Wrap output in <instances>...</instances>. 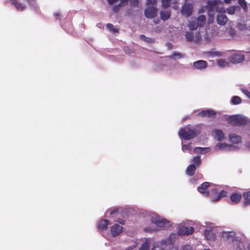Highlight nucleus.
<instances>
[{
    "mask_svg": "<svg viewBox=\"0 0 250 250\" xmlns=\"http://www.w3.org/2000/svg\"><path fill=\"white\" fill-rule=\"evenodd\" d=\"M201 132V125L197 124L192 126L190 125L181 128L179 131V136L185 140L192 139Z\"/></svg>",
    "mask_w": 250,
    "mask_h": 250,
    "instance_id": "nucleus-1",
    "label": "nucleus"
},
{
    "mask_svg": "<svg viewBox=\"0 0 250 250\" xmlns=\"http://www.w3.org/2000/svg\"><path fill=\"white\" fill-rule=\"evenodd\" d=\"M227 121L229 124L234 126H243L247 123L246 118L241 117L239 115L230 116L227 118Z\"/></svg>",
    "mask_w": 250,
    "mask_h": 250,
    "instance_id": "nucleus-2",
    "label": "nucleus"
},
{
    "mask_svg": "<svg viewBox=\"0 0 250 250\" xmlns=\"http://www.w3.org/2000/svg\"><path fill=\"white\" fill-rule=\"evenodd\" d=\"M157 14L158 10L156 6H148L145 10V16L148 19H152L156 17Z\"/></svg>",
    "mask_w": 250,
    "mask_h": 250,
    "instance_id": "nucleus-3",
    "label": "nucleus"
},
{
    "mask_svg": "<svg viewBox=\"0 0 250 250\" xmlns=\"http://www.w3.org/2000/svg\"><path fill=\"white\" fill-rule=\"evenodd\" d=\"M222 3V2L219 0H208L207 5L208 13H212L215 10L217 11L218 9V5Z\"/></svg>",
    "mask_w": 250,
    "mask_h": 250,
    "instance_id": "nucleus-4",
    "label": "nucleus"
},
{
    "mask_svg": "<svg viewBox=\"0 0 250 250\" xmlns=\"http://www.w3.org/2000/svg\"><path fill=\"white\" fill-rule=\"evenodd\" d=\"M216 115V112L210 109L202 110L197 114L198 116L207 117L209 118H214Z\"/></svg>",
    "mask_w": 250,
    "mask_h": 250,
    "instance_id": "nucleus-5",
    "label": "nucleus"
},
{
    "mask_svg": "<svg viewBox=\"0 0 250 250\" xmlns=\"http://www.w3.org/2000/svg\"><path fill=\"white\" fill-rule=\"evenodd\" d=\"M152 222L161 228H168L171 226L170 222L165 219L156 218V219L153 220Z\"/></svg>",
    "mask_w": 250,
    "mask_h": 250,
    "instance_id": "nucleus-6",
    "label": "nucleus"
},
{
    "mask_svg": "<svg viewBox=\"0 0 250 250\" xmlns=\"http://www.w3.org/2000/svg\"><path fill=\"white\" fill-rule=\"evenodd\" d=\"M194 229L192 227H187L184 226H180L178 230V232L181 235H189L193 233Z\"/></svg>",
    "mask_w": 250,
    "mask_h": 250,
    "instance_id": "nucleus-7",
    "label": "nucleus"
},
{
    "mask_svg": "<svg viewBox=\"0 0 250 250\" xmlns=\"http://www.w3.org/2000/svg\"><path fill=\"white\" fill-rule=\"evenodd\" d=\"M186 38L188 42H194L196 43H198L201 41V36L199 32L197 33L195 35V37H194L193 34L190 32H187L186 33Z\"/></svg>",
    "mask_w": 250,
    "mask_h": 250,
    "instance_id": "nucleus-8",
    "label": "nucleus"
},
{
    "mask_svg": "<svg viewBox=\"0 0 250 250\" xmlns=\"http://www.w3.org/2000/svg\"><path fill=\"white\" fill-rule=\"evenodd\" d=\"M210 184L208 182L203 183L200 186L198 187V191L206 197H208L209 192L207 191V189L210 186Z\"/></svg>",
    "mask_w": 250,
    "mask_h": 250,
    "instance_id": "nucleus-9",
    "label": "nucleus"
},
{
    "mask_svg": "<svg viewBox=\"0 0 250 250\" xmlns=\"http://www.w3.org/2000/svg\"><path fill=\"white\" fill-rule=\"evenodd\" d=\"M193 6L191 4H185L183 6L181 13L186 17H189L192 13Z\"/></svg>",
    "mask_w": 250,
    "mask_h": 250,
    "instance_id": "nucleus-10",
    "label": "nucleus"
},
{
    "mask_svg": "<svg viewBox=\"0 0 250 250\" xmlns=\"http://www.w3.org/2000/svg\"><path fill=\"white\" fill-rule=\"evenodd\" d=\"M233 246L236 250H246L243 242L239 238H234L232 240Z\"/></svg>",
    "mask_w": 250,
    "mask_h": 250,
    "instance_id": "nucleus-11",
    "label": "nucleus"
},
{
    "mask_svg": "<svg viewBox=\"0 0 250 250\" xmlns=\"http://www.w3.org/2000/svg\"><path fill=\"white\" fill-rule=\"evenodd\" d=\"M123 230V227L118 224H115L111 227V233L113 237L119 235Z\"/></svg>",
    "mask_w": 250,
    "mask_h": 250,
    "instance_id": "nucleus-12",
    "label": "nucleus"
},
{
    "mask_svg": "<svg viewBox=\"0 0 250 250\" xmlns=\"http://www.w3.org/2000/svg\"><path fill=\"white\" fill-rule=\"evenodd\" d=\"M207 66V62L204 60L197 61L193 63V67L196 69H205Z\"/></svg>",
    "mask_w": 250,
    "mask_h": 250,
    "instance_id": "nucleus-13",
    "label": "nucleus"
},
{
    "mask_svg": "<svg viewBox=\"0 0 250 250\" xmlns=\"http://www.w3.org/2000/svg\"><path fill=\"white\" fill-rule=\"evenodd\" d=\"M244 59L243 55L241 54H233L229 58V61L232 63H240L242 62Z\"/></svg>",
    "mask_w": 250,
    "mask_h": 250,
    "instance_id": "nucleus-14",
    "label": "nucleus"
},
{
    "mask_svg": "<svg viewBox=\"0 0 250 250\" xmlns=\"http://www.w3.org/2000/svg\"><path fill=\"white\" fill-rule=\"evenodd\" d=\"M109 221L107 219H102L98 223L97 228L99 231H104L107 229Z\"/></svg>",
    "mask_w": 250,
    "mask_h": 250,
    "instance_id": "nucleus-15",
    "label": "nucleus"
},
{
    "mask_svg": "<svg viewBox=\"0 0 250 250\" xmlns=\"http://www.w3.org/2000/svg\"><path fill=\"white\" fill-rule=\"evenodd\" d=\"M217 23L220 25H224L227 21V17L224 13H219L217 17Z\"/></svg>",
    "mask_w": 250,
    "mask_h": 250,
    "instance_id": "nucleus-16",
    "label": "nucleus"
},
{
    "mask_svg": "<svg viewBox=\"0 0 250 250\" xmlns=\"http://www.w3.org/2000/svg\"><path fill=\"white\" fill-rule=\"evenodd\" d=\"M242 199V195L239 193H233L230 196L231 202L235 204L240 202Z\"/></svg>",
    "mask_w": 250,
    "mask_h": 250,
    "instance_id": "nucleus-17",
    "label": "nucleus"
},
{
    "mask_svg": "<svg viewBox=\"0 0 250 250\" xmlns=\"http://www.w3.org/2000/svg\"><path fill=\"white\" fill-rule=\"evenodd\" d=\"M229 139L231 142L233 144H238L241 142V137L235 134H232L229 135Z\"/></svg>",
    "mask_w": 250,
    "mask_h": 250,
    "instance_id": "nucleus-18",
    "label": "nucleus"
},
{
    "mask_svg": "<svg viewBox=\"0 0 250 250\" xmlns=\"http://www.w3.org/2000/svg\"><path fill=\"white\" fill-rule=\"evenodd\" d=\"M242 196L244 198L243 206L250 205V190L244 192Z\"/></svg>",
    "mask_w": 250,
    "mask_h": 250,
    "instance_id": "nucleus-19",
    "label": "nucleus"
},
{
    "mask_svg": "<svg viewBox=\"0 0 250 250\" xmlns=\"http://www.w3.org/2000/svg\"><path fill=\"white\" fill-rule=\"evenodd\" d=\"M227 192L225 190H222L221 191V192L218 194L217 196L215 197H212L211 200L212 202H216L217 201H219L222 198H224L226 196H227Z\"/></svg>",
    "mask_w": 250,
    "mask_h": 250,
    "instance_id": "nucleus-20",
    "label": "nucleus"
},
{
    "mask_svg": "<svg viewBox=\"0 0 250 250\" xmlns=\"http://www.w3.org/2000/svg\"><path fill=\"white\" fill-rule=\"evenodd\" d=\"M161 19L163 21L168 20L171 15L170 11L169 10H163L160 12Z\"/></svg>",
    "mask_w": 250,
    "mask_h": 250,
    "instance_id": "nucleus-21",
    "label": "nucleus"
},
{
    "mask_svg": "<svg viewBox=\"0 0 250 250\" xmlns=\"http://www.w3.org/2000/svg\"><path fill=\"white\" fill-rule=\"evenodd\" d=\"M12 4L14 5L18 10L23 11L25 9V6L19 3L17 0H10Z\"/></svg>",
    "mask_w": 250,
    "mask_h": 250,
    "instance_id": "nucleus-22",
    "label": "nucleus"
},
{
    "mask_svg": "<svg viewBox=\"0 0 250 250\" xmlns=\"http://www.w3.org/2000/svg\"><path fill=\"white\" fill-rule=\"evenodd\" d=\"M210 150L209 147H196L193 149V152L195 153L204 154Z\"/></svg>",
    "mask_w": 250,
    "mask_h": 250,
    "instance_id": "nucleus-23",
    "label": "nucleus"
},
{
    "mask_svg": "<svg viewBox=\"0 0 250 250\" xmlns=\"http://www.w3.org/2000/svg\"><path fill=\"white\" fill-rule=\"evenodd\" d=\"M196 167L194 165H190L186 169V173L188 176H192L194 174Z\"/></svg>",
    "mask_w": 250,
    "mask_h": 250,
    "instance_id": "nucleus-24",
    "label": "nucleus"
},
{
    "mask_svg": "<svg viewBox=\"0 0 250 250\" xmlns=\"http://www.w3.org/2000/svg\"><path fill=\"white\" fill-rule=\"evenodd\" d=\"M205 236L208 240H214L215 238V234L211 230H206L205 231Z\"/></svg>",
    "mask_w": 250,
    "mask_h": 250,
    "instance_id": "nucleus-25",
    "label": "nucleus"
},
{
    "mask_svg": "<svg viewBox=\"0 0 250 250\" xmlns=\"http://www.w3.org/2000/svg\"><path fill=\"white\" fill-rule=\"evenodd\" d=\"M196 22L200 27L203 26L206 22V18L204 15H200L197 19Z\"/></svg>",
    "mask_w": 250,
    "mask_h": 250,
    "instance_id": "nucleus-26",
    "label": "nucleus"
},
{
    "mask_svg": "<svg viewBox=\"0 0 250 250\" xmlns=\"http://www.w3.org/2000/svg\"><path fill=\"white\" fill-rule=\"evenodd\" d=\"M215 134L216 137L219 141H221L223 140L225 138L224 134L223 132L219 129H215L214 130Z\"/></svg>",
    "mask_w": 250,
    "mask_h": 250,
    "instance_id": "nucleus-27",
    "label": "nucleus"
},
{
    "mask_svg": "<svg viewBox=\"0 0 250 250\" xmlns=\"http://www.w3.org/2000/svg\"><path fill=\"white\" fill-rule=\"evenodd\" d=\"M191 162L193 163L192 165H194L196 167H198L201 164V157L199 155L194 157L191 160Z\"/></svg>",
    "mask_w": 250,
    "mask_h": 250,
    "instance_id": "nucleus-28",
    "label": "nucleus"
},
{
    "mask_svg": "<svg viewBox=\"0 0 250 250\" xmlns=\"http://www.w3.org/2000/svg\"><path fill=\"white\" fill-rule=\"evenodd\" d=\"M234 233L233 232H224L223 234V237L229 239H231V241L232 242V240L234 238H237V237L234 236Z\"/></svg>",
    "mask_w": 250,
    "mask_h": 250,
    "instance_id": "nucleus-29",
    "label": "nucleus"
},
{
    "mask_svg": "<svg viewBox=\"0 0 250 250\" xmlns=\"http://www.w3.org/2000/svg\"><path fill=\"white\" fill-rule=\"evenodd\" d=\"M140 38L141 39L147 43H151L154 42V39L153 38L147 37L144 35H140Z\"/></svg>",
    "mask_w": 250,
    "mask_h": 250,
    "instance_id": "nucleus-30",
    "label": "nucleus"
},
{
    "mask_svg": "<svg viewBox=\"0 0 250 250\" xmlns=\"http://www.w3.org/2000/svg\"><path fill=\"white\" fill-rule=\"evenodd\" d=\"M199 26L196 21H191L189 22L188 27L190 30H193Z\"/></svg>",
    "mask_w": 250,
    "mask_h": 250,
    "instance_id": "nucleus-31",
    "label": "nucleus"
},
{
    "mask_svg": "<svg viewBox=\"0 0 250 250\" xmlns=\"http://www.w3.org/2000/svg\"><path fill=\"white\" fill-rule=\"evenodd\" d=\"M231 101L233 104H238L241 103L242 100L239 96H235L232 98Z\"/></svg>",
    "mask_w": 250,
    "mask_h": 250,
    "instance_id": "nucleus-32",
    "label": "nucleus"
},
{
    "mask_svg": "<svg viewBox=\"0 0 250 250\" xmlns=\"http://www.w3.org/2000/svg\"><path fill=\"white\" fill-rule=\"evenodd\" d=\"M106 27L112 33H118L119 31L118 29L115 28L114 26L111 23H107Z\"/></svg>",
    "mask_w": 250,
    "mask_h": 250,
    "instance_id": "nucleus-33",
    "label": "nucleus"
},
{
    "mask_svg": "<svg viewBox=\"0 0 250 250\" xmlns=\"http://www.w3.org/2000/svg\"><path fill=\"white\" fill-rule=\"evenodd\" d=\"M149 242L147 240H146L145 242L142 244L141 247L139 250H149Z\"/></svg>",
    "mask_w": 250,
    "mask_h": 250,
    "instance_id": "nucleus-34",
    "label": "nucleus"
},
{
    "mask_svg": "<svg viewBox=\"0 0 250 250\" xmlns=\"http://www.w3.org/2000/svg\"><path fill=\"white\" fill-rule=\"evenodd\" d=\"M171 0H162V6L163 8L166 9L169 6Z\"/></svg>",
    "mask_w": 250,
    "mask_h": 250,
    "instance_id": "nucleus-35",
    "label": "nucleus"
},
{
    "mask_svg": "<svg viewBox=\"0 0 250 250\" xmlns=\"http://www.w3.org/2000/svg\"><path fill=\"white\" fill-rule=\"evenodd\" d=\"M123 50L125 53L128 54V55H130L131 54H133L135 53L134 50L130 49L128 46H124L123 47Z\"/></svg>",
    "mask_w": 250,
    "mask_h": 250,
    "instance_id": "nucleus-36",
    "label": "nucleus"
},
{
    "mask_svg": "<svg viewBox=\"0 0 250 250\" xmlns=\"http://www.w3.org/2000/svg\"><path fill=\"white\" fill-rule=\"evenodd\" d=\"M238 3L241 7L244 9L246 10L247 9V2L245 0H238Z\"/></svg>",
    "mask_w": 250,
    "mask_h": 250,
    "instance_id": "nucleus-37",
    "label": "nucleus"
},
{
    "mask_svg": "<svg viewBox=\"0 0 250 250\" xmlns=\"http://www.w3.org/2000/svg\"><path fill=\"white\" fill-rule=\"evenodd\" d=\"M217 63L221 67H224L228 64V62L224 59H220L217 61Z\"/></svg>",
    "mask_w": 250,
    "mask_h": 250,
    "instance_id": "nucleus-38",
    "label": "nucleus"
},
{
    "mask_svg": "<svg viewBox=\"0 0 250 250\" xmlns=\"http://www.w3.org/2000/svg\"><path fill=\"white\" fill-rule=\"evenodd\" d=\"M129 4L131 7H138L139 0H129Z\"/></svg>",
    "mask_w": 250,
    "mask_h": 250,
    "instance_id": "nucleus-39",
    "label": "nucleus"
},
{
    "mask_svg": "<svg viewBox=\"0 0 250 250\" xmlns=\"http://www.w3.org/2000/svg\"><path fill=\"white\" fill-rule=\"evenodd\" d=\"M191 143L187 145H183L182 146V150L185 151L186 150H190L191 149Z\"/></svg>",
    "mask_w": 250,
    "mask_h": 250,
    "instance_id": "nucleus-40",
    "label": "nucleus"
},
{
    "mask_svg": "<svg viewBox=\"0 0 250 250\" xmlns=\"http://www.w3.org/2000/svg\"><path fill=\"white\" fill-rule=\"evenodd\" d=\"M157 0H147L146 6H156Z\"/></svg>",
    "mask_w": 250,
    "mask_h": 250,
    "instance_id": "nucleus-41",
    "label": "nucleus"
},
{
    "mask_svg": "<svg viewBox=\"0 0 250 250\" xmlns=\"http://www.w3.org/2000/svg\"><path fill=\"white\" fill-rule=\"evenodd\" d=\"M120 4H118L117 5H114L112 8V10L114 12L117 13L120 10V8L122 7Z\"/></svg>",
    "mask_w": 250,
    "mask_h": 250,
    "instance_id": "nucleus-42",
    "label": "nucleus"
},
{
    "mask_svg": "<svg viewBox=\"0 0 250 250\" xmlns=\"http://www.w3.org/2000/svg\"><path fill=\"white\" fill-rule=\"evenodd\" d=\"M177 57L179 59H180L183 58L184 56L180 53L174 52L173 53L172 55L170 57L171 58L175 59V57Z\"/></svg>",
    "mask_w": 250,
    "mask_h": 250,
    "instance_id": "nucleus-43",
    "label": "nucleus"
},
{
    "mask_svg": "<svg viewBox=\"0 0 250 250\" xmlns=\"http://www.w3.org/2000/svg\"><path fill=\"white\" fill-rule=\"evenodd\" d=\"M208 15L209 16L208 23H212L214 20V14L212 13H208Z\"/></svg>",
    "mask_w": 250,
    "mask_h": 250,
    "instance_id": "nucleus-44",
    "label": "nucleus"
},
{
    "mask_svg": "<svg viewBox=\"0 0 250 250\" xmlns=\"http://www.w3.org/2000/svg\"><path fill=\"white\" fill-rule=\"evenodd\" d=\"M210 54L211 56H221L222 55V54L220 52H218V51L211 52H210Z\"/></svg>",
    "mask_w": 250,
    "mask_h": 250,
    "instance_id": "nucleus-45",
    "label": "nucleus"
},
{
    "mask_svg": "<svg viewBox=\"0 0 250 250\" xmlns=\"http://www.w3.org/2000/svg\"><path fill=\"white\" fill-rule=\"evenodd\" d=\"M181 250H191V247L189 245H185L182 247Z\"/></svg>",
    "mask_w": 250,
    "mask_h": 250,
    "instance_id": "nucleus-46",
    "label": "nucleus"
},
{
    "mask_svg": "<svg viewBox=\"0 0 250 250\" xmlns=\"http://www.w3.org/2000/svg\"><path fill=\"white\" fill-rule=\"evenodd\" d=\"M219 149L223 148L227 146L226 144L223 143H218L216 146Z\"/></svg>",
    "mask_w": 250,
    "mask_h": 250,
    "instance_id": "nucleus-47",
    "label": "nucleus"
},
{
    "mask_svg": "<svg viewBox=\"0 0 250 250\" xmlns=\"http://www.w3.org/2000/svg\"><path fill=\"white\" fill-rule=\"evenodd\" d=\"M243 92L250 99V92L249 90L244 89L243 90Z\"/></svg>",
    "mask_w": 250,
    "mask_h": 250,
    "instance_id": "nucleus-48",
    "label": "nucleus"
},
{
    "mask_svg": "<svg viewBox=\"0 0 250 250\" xmlns=\"http://www.w3.org/2000/svg\"><path fill=\"white\" fill-rule=\"evenodd\" d=\"M26 0L30 5H34L35 4V0Z\"/></svg>",
    "mask_w": 250,
    "mask_h": 250,
    "instance_id": "nucleus-49",
    "label": "nucleus"
},
{
    "mask_svg": "<svg viewBox=\"0 0 250 250\" xmlns=\"http://www.w3.org/2000/svg\"><path fill=\"white\" fill-rule=\"evenodd\" d=\"M152 250H166V249H163L160 247H154Z\"/></svg>",
    "mask_w": 250,
    "mask_h": 250,
    "instance_id": "nucleus-50",
    "label": "nucleus"
},
{
    "mask_svg": "<svg viewBox=\"0 0 250 250\" xmlns=\"http://www.w3.org/2000/svg\"><path fill=\"white\" fill-rule=\"evenodd\" d=\"M166 250H178V249L177 247L172 246V247H170L166 249Z\"/></svg>",
    "mask_w": 250,
    "mask_h": 250,
    "instance_id": "nucleus-51",
    "label": "nucleus"
},
{
    "mask_svg": "<svg viewBox=\"0 0 250 250\" xmlns=\"http://www.w3.org/2000/svg\"><path fill=\"white\" fill-rule=\"evenodd\" d=\"M211 192L212 194H217V189L216 188H212Z\"/></svg>",
    "mask_w": 250,
    "mask_h": 250,
    "instance_id": "nucleus-52",
    "label": "nucleus"
},
{
    "mask_svg": "<svg viewBox=\"0 0 250 250\" xmlns=\"http://www.w3.org/2000/svg\"><path fill=\"white\" fill-rule=\"evenodd\" d=\"M118 222H119L120 224H122V225H124L125 223V221L122 219H119L118 221H117Z\"/></svg>",
    "mask_w": 250,
    "mask_h": 250,
    "instance_id": "nucleus-53",
    "label": "nucleus"
},
{
    "mask_svg": "<svg viewBox=\"0 0 250 250\" xmlns=\"http://www.w3.org/2000/svg\"><path fill=\"white\" fill-rule=\"evenodd\" d=\"M118 209H113L110 211V215L116 213L118 211Z\"/></svg>",
    "mask_w": 250,
    "mask_h": 250,
    "instance_id": "nucleus-54",
    "label": "nucleus"
},
{
    "mask_svg": "<svg viewBox=\"0 0 250 250\" xmlns=\"http://www.w3.org/2000/svg\"><path fill=\"white\" fill-rule=\"evenodd\" d=\"M167 46L169 48V49H172V44L170 43H167Z\"/></svg>",
    "mask_w": 250,
    "mask_h": 250,
    "instance_id": "nucleus-55",
    "label": "nucleus"
},
{
    "mask_svg": "<svg viewBox=\"0 0 250 250\" xmlns=\"http://www.w3.org/2000/svg\"><path fill=\"white\" fill-rule=\"evenodd\" d=\"M228 13L229 14H233L234 13V9H230L228 11Z\"/></svg>",
    "mask_w": 250,
    "mask_h": 250,
    "instance_id": "nucleus-56",
    "label": "nucleus"
},
{
    "mask_svg": "<svg viewBox=\"0 0 250 250\" xmlns=\"http://www.w3.org/2000/svg\"><path fill=\"white\" fill-rule=\"evenodd\" d=\"M247 146L250 150V142L247 143Z\"/></svg>",
    "mask_w": 250,
    "mask_h": 250,
    "instance_id": "nucleus-57",
    "label": "nucleus"
},
{
    "mask_svg": "<svg viewBox=\"0 0 250 250\" xmlns=\"http://www.w3.org/2000/svg\"><path fill=\"white\" fill-rule=\"evenodd\" d=\"M54 15L55 17H56V19H58V17L59 16V13H55L54 14Z\"/></svg>",
    "mask_w": 250,
    "mask_h": 250,
    "instance_id": "nucleus-58",
    "label": "nucleus"
},
{
    "mask_svg": "<svg viewBox=\"0 0 250 250\" xmlns=\"http://www.w3.org/2000/svg\"><path fill=\"white\" fill-rule=\"evenodd\" d=\"M145 230L146 231H149V230H148V228H145Z\"/></svg>",
    "mask_w": 250,
    "mask_h": 250,
    "instance_id": "nucleus-59",
    "label": "nucleus"
},
{
    "mask_svg": "<svg viewBox=\"0 0 250 250\" xmlns=\"http://www.w3.org/2000/svg\"><path fill=\"white\" fill-rule=\"evenodd\" d=\"M133 249V248L128 247V248H127V250H131V249Z\"/></svg>",
    "mask_w": 250,
    "mask_h": 250,
    "instance_id": "nucleus-60",
    "label": "nucleus"
},
{
    "mask_svg": "<svg viewBox=\"0 0 250 250\" xmlns=\"http://www.w3.org/2000/svg\"><path fill=\"white\" fill-rule=\"evenodd\" d=\"M248 250H250V244L248 246Z\"/></svg>",
    "mask_w": 250,
    "mask_h": 250,
    "instance_id": "nucleus-61",
    "label": "nucleus"
},
{
    "mask_svg": "<svg viewBox=\"0 0 250 250\" xmlns=\"http://www.w3.org/2000/svg\"><path fill=\"white\" fill-rule=\"evenodd\" d=\"M225 1L226 2L229 3V0H225Z\"/></svg>",
    "mask_w": 250,
    "mask_h": 250,
    "instance_id": "nucleus-62",
    "label": "nucleus"
},
{
    "mask_svg": "<svg viewBox=\"0 0 250 250\" xmlns=\"http://www.w3.org/2000/svg\"><path fill=\"white\" fill-rule=\"evenodd\" d=\"M173 235V234L171 235L170 236V237H169V238H171V237H172V236Z\"/></svg>",
    "mask_w": 250,
    "mask_h": 250,
    "instance_id": "nucleus-63",
    "label": "nucleus"
}]
</instances>
